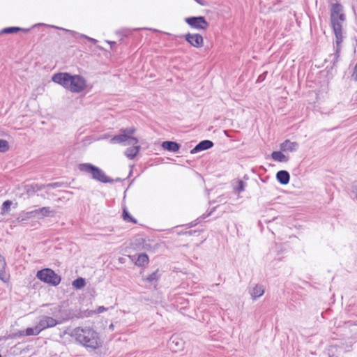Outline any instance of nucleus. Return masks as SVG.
<instances>
[{"label": "nucleus", "instance_id": "1", "mask_svg": "<svg viewBox=\"0 0 357 357\" xmlns=\"http://www.w3.org/2000/svg\"><path fill=\"white\" fill-rule=\"evenodd\" d=\"M330 3V20L333 31L335 36V52L329 55V58H332L331 62L333 63L331 68L328 70H332L338 61L340 52V45L343 40L342 36V22L346 20V15L344 13V7L339 3Z\"/></svg>", "mask_w": 357, "mask_h": 357}, {"label": "nucleus", "instance_id": "2", "mask_svg": "<svg viewBox=\"0 0 357 357\" xmlns=\"http://www.w3.org/2000/svg\"><path fill=\"white\" fill-rule=\"evenodd\" d=\"M73 337L82 346L91 351L102 347L103 341L99 333L90 326L76 327L72 331Z\"/></svg>", "mask_w": 357, "mask_h": 357}, {"label": "nucleus", "instance_id": "3", "mask_svg": "<svg viewBox=\"0 0 357 357\" xmlns=\"http://www.w3.org/2000/svg\"><path fill=\"white\" fill-rule=\"evenodd\" d=\"M80 172L91 175L93 179L103 183H113V178L107 176L100 167L91 163H82L78 166Z\"/></svg>", "mask_w": 357, "mask_h": 357}, {"label": "nucleus", "instance_id": "4", "mask_svg": "<svg viewBox=\"0 0 357 357\" xmlns=\"http://www.w3.org/2000/svg\"><path fill=\"white\" fill-rule=\"evenodd\" d=\"M136 131V128L133 126L120 130V134L114 135L111 139L112 144H123L128 142L129 145H135L139 142L137 137H132V135Z\"/></svg>", "mask_w": 357, "mask_h": 357}, {"label": "nucleus", "instance_id": "5", "mask_svg": "<svg viewBox=\"0 0 357 357\" xmlns=\"http://www.w3.org/2000/svg\"><path fill=\"white\" fill-rule=\"evenodd\" d=\"M36 277L40 281L54 287L59 285L61 281V277L49 268L38 271Z\"/></svg>", "mask_w": 357, "mask_h": 357}, {"label": "nucleus", "instance_id": "6", "mask_svg": "<svg viewBox=\"0 0 357 357\" xmlns=\"http://www.w3.org/2000/svg\"><path fill=\"white\" fill-rule=\"evenodd\" d=\"M86 87V80L79 75H72L69 81L68 89L72 93H81Z\"/></svg>", "mask_w": 357, "mask_h": 357}, {"label": "nucleus", "instance_id": "7", "mask_svg": "<svg viewBox=\"0 0 357 357\" xmlns=\"http://www.w3.org/2000/svg\"><path fill=\"white\" fill-rule=\"evenodd\" d=\"M185 22L191 28L197 30L206 31L209 26V23L204 16H192L185 18Z\"/></svg>", "mask_w": 357, "mask_h": 357}, {"label": "nucleus", "instance_id": "8", "mask_svg": "<svg viewBox=\"0 0 357 357\" xmlns=\"http://www.w3.org/2000/svg\"><path fill=\"white\" fill-rule=\"evenodd\" d=\"M178 38H183L191 46L196 48H201L204 45L203 36L199 33H188L185 35L175 36Z\"/></svg>", "mask_w": 357, "mask_h": 357}, {"label": "nucleus", "instance_id": "9", "mask_svg": "<svg viewBox=\"0 0 357 357\" xmlns=\"http://www.w3.org/2000/svg\"><path fill=\"white\" fill-rule=\"evenodd\" d=\"M71 74L69 73H57L53 75L52 80L64 89H68Z\"/></svg>", "mask_w": 357, "mask_h": 357}, {"label": "nucleus", "instance_id": "10", "mask_svg": "<svg viewBox=\"0 0 357 357\" xmlns=\"http://www.w3.org/2000/svg\"><path fill=\"white\" fill-rule=\"evenodd\" d=\"M129 258L139 267H144L149 262V256L146 253H140L137 256L136 255H129Z\"/></svg>", "mask_w": 357, "mask_h": 357}, {"label": "nucleus", "instance_id": "11", "mask_svg": "<svg viewBox=\"0 0 357 357\" xmlns=\"http://www.w3.org/2000/svg\"><path fill=\"white\" fill-rule=\"evenodd\" d=\"M162 276V271L157 268L155 271L147 275L146 278H143V281L146 282L149 284L154 285V287L156 289V287L158 284V282Z\"/></svg>", "mask_w": 357, "mask_h": 357}, {"label": "nucleus", "instance_id": "12", "mask_svg": "<svg viewBox=\"0 0 357 357\" xmlns=\"http://www.w3.org/2000/svg\"><path fill=\"white\" fill-rule=\"evenodd\" d=\"M213 145V142L211 140H202L199 142L192 149L190 150V153L195 154L202 151L208 150L212 148Z\"/></svg>", "mask_w": 357, "mask_h": 357}, {"label": "nucleus", "instance_id": "13", "mask_svg": "<svg viewBox=\"0 0 357 357\" xmlns=\"http://www.w3.org/2000/svg\"><path fill=\"white\" fill-rule=\"evenodd\" d=\"M183 344L184 342L175 335H173L168 342L169 347L175 352L183 349Z\"/></svg>", "mask_w": 357, "mask_h": 357}, {"label": "nucleus", "instance_id": "14", "mask_svg": "<svg viewBox=\"0 0 357 357\" xmlns=\"http://www.w3.org/2000/svg\"><path fill=\"white\" fill-rule=\"evenodd\" d=\"M299 147V144L296 142H291L289 139L284 140L282 143L280 144V148L282 151L287 152H294L298 150Z\"/></svg>", "mask_w": 357, "mask_h": 357}, {"label": "nucleus", "instance_id": "15", "mask_svg": "<svg viewBox=\"0 0 357 357\" xmlns=\"http://www.w3.org/2000/svg\"><path fill=\"white\" fill-rule=\"evenodd\" d=\"M40 325L44 328L54 327L60 324L58 319H54V317L50 316H43L40 319Z\"/></svg>", "mask_w": 357, "mask_h": 357}, {"label": "nucleus", "instance_id": "16", "mask_svg": "<svg viewBox=\"0 0 357 357\" xmlns=\"http://www.w3.org/2000/svg\"><path fill=\"white\" fill-rule=\"evenodd\" d=\"M161 146L164 150L178 153L181 148V144L176 142L167 140L162 143Z\"/></svg>", "mask_w": 357, "mask_h": 357}, {"label": "nucleus", "instance_id": "17", "mask_svg": "<svg viewBox=\"0 0 357 357\" xmlns=\"http://www.w3.org/2000/svg\"><path fill=\"white\" fill-rule=\"evenodd\" d=\"M60 319H58L59 324H62L66 321L72 319L75 317V313L73 310L63 309L61 307V312L59 315Z\"/></svg>", "mask_w": 357, "mask_h": 357}, {"label": "nucleus", "instance_id": "18", "mask_svg": "<svg viewBox=\"0 0 357 357\" xmlns=\"http://www.w3.org/2000/svg\"><path fill=\"white\" fill-rule=\"evenodd\" d=\"M276 179L282 185H287L290 181V174L286 170H280L276 173Z\"/></svg>", "mask_w": 357, "mask_h": 357}, {"label": "nucleus", "instance_id": "19", "mask_svg": "<svg viewBox=\"0 0 357 357\" xmlns=\"http://www.w3.org/2000/svg\"><path fill=\"white\" fill-rule=\"evenodd\" d=\"M265 292V288L262 284H257L252 289L250 290V294L252 300H257L261 297Z\"/></svg>", "mask_w": 357, "mask_h": 357}, {"label": "nucleus", "instance_id": "20", "mask_svg": "<svg viewBox=\"0 0 357 357\" xmlns=\"http://www.w3.org/2000/svg\"><path fill=\"white\" fill-rule=\"evenodd\" d=\"M38 218H43L45 217H54L56 214L54 210L51 209L49 206H44L38 208Z\"/></svg>", "mask_w": 357, "mask_h": 357}, {"label": "nucleus", "instance_id": "21", "mask_svg": "<svg viewBox=\"0 0 357 357\" xmlns=\"http://www.w3.org/2000/svg\"><path fill=\"white\" fill-rule=\"evenodd\" d=\"M282 151H273L271 156V158L277 162H286L289 160V157L284 155Z\"/></svg>", "mask_w": 357, "mask_h": 357}, {"label": "nucleus", "instance_id": "22", "mask_svg": "<svg viewBox=\"0 0 357 357\" xmlns=\"http://www.w3.org/2000/svg\"><path fill=\"white\" fill-rule=\"evenodd\" d=\"M139 150H140V146L133 145V146L129 147L126 149V151H125V155L129 159L132 160V159H134L137 156Z\"/></svg>", "mask_w": 357, "mask_h": 357}, {"label": "nucleus", "instance_id": "23", "mask_svg": "<svg viewBox=\"0 0 357 357\" xmlns=\"http://www.w3.org/2000/svg\"><path fill=\"white\" fill-rule=\"evenodd\" d=\"M38 26H47V24H43V23H40V24H35L33 26V27ZM47 26H50V27H52V28H54V29H60V30H62V31H63L65 32L69 33L74 38H75L77 39L80 38V35H82V33H77V32H76L75 31L66 29H64V28L58 27V26H53V25L52 26L47 25Z\"/></svg>", "mask_w": 357, "mask_h": 357}, {"label": "nucleus", "instance_id": "24", "mask_svg": "<svg viewBox=\"0 0 357 357\" xmlns=\"http://www.w3.org/2000/svg\"><path fill=\"white\" fill-rule=\"evenodd\" d=\"M61 312V305H56L50 308V310L47 313L50 315H52V317H54V319H60L59 315Z\"/></svg>", "mask_w": 357, "mask_h": 357}, {"label": "nucleus", "instance_id": "25", "mask_svg": "<svg viewBox=\"0 0 357 357\" xmlns=\"http://www.w3.org/2000/svg\"><path fill=\"white\" fill-rule=\"evenodd\" d=\"M342 347L337 345H331L329 346L327 352L328 357H339L338 351L339 350H342Z\"/></svg>", "mask_w": 357, "mask_h": 357}, {"label": "nucleus", "instance_id": "26", "mask_svg": "<svg viewBox=\"0 0 357 357\" xmlns=\"http://www.w3.org/2000/svg\"><path fill=\"white\" fill-rule=\"evenodd\" d=\"M122 217L123 219L127 222H132L134 224H137V220L130 215L126 208L123 209Z\"/></svg>", "mask_w": 357, "mask_h": 357}, {"label": "nucleus", "instance_id": "27", "mask_svg": "<svg viewBox=\"0 0 357 357\" xmlns=\"http://www.w3.org/2000/svg\"><path fill=\"white\" fill-rule=\"evenodd\" d=\"M72 285L76 289H81L83 287H84L86 285L85 279L83 278L79 277L73 281Z\"/></svg>", "mask_w": 357, "mask_h": 357}, {"label": "nucleus", "instance_id": "28", "mask_svg": "<svg viewBox=\"0 0 357 357\" xmlns=\"http://www.w3.org/2000/svg\"><path fill=\"white\" fill-rule=\"evenodd\" d=\"M21 29L18 26H10L3 28L0 31V34H13L19 32Z\"/></svg>", "mask_w": 357, "mask_h": 357}, {"label": "nucleus", "instance_id": "29", "mask_svg": "<svg viewBox=\"0 0 357 357\" xmlns=\"http://www.w3.org/2000/svg\"><path fill=\"white\" fill-rule=\"evenodd\" d=\"M95 314V311L91 310H79L77 314H75L76 318L89 317Z\"/></svg>", "mask_w": 357, "mask_h": 357}, {"label": "nucleus", "instance_id": "30", "mask_svg": "<svg viewBox=\"0 0 357 357\" xmlns=\"http://www.w3.org/2000/svg\"><path fill=\"white\" fill-rule=\"evenodd\" d=\"M12 204H13V202L10 200L8 199V200L4 201L1 206V213L2 215L8 213L10 209V206H11Z\"/></svg>", "mask_w": 357, "mask_h": 357}, {"label": "nucleus", "instance_id": "31", "mask_svg": "<svg viewBox=\"0 0 357 357\" xmlns=\"http://www.w3.org/2000/svg\"><path fill=\"white\" fill-rule=\"evenodd\" d=\"M46 187H47L48 189L61 188V187L66 188V187H68V183L66 182H54V183H47Z\"/></svg>", "mask_w": 357, "mask_h": 357}, {"label": "nucleus", "instance_id": "32", "mask_svg": "<svg viewBox=\"0 0 357 357\" xmlns=\"http://www.w3.org/2000/svg\"><path fill=\"white\" fill-rule=\"evenodd\" d=\"M10 146L7 140L0 139V152L5 153L9 150Z\"/></svg>", "mask_w": 357, "mask_h": 357}, {"label": "nucleus", "instance_id": "33", "mask_svg": "<svg viewBox=\"0 0 357 357\" xmlns=\"http://www.w3.org/2000/svg\"><path fill=\"white\" fill-rule=\"evenodd\" d=\"M237 183H238V185L234 188V191L237 192L238 193H240V192L244 191L246 183L241 179H238L237 181Z\"/></svg>", "mask_w": 357, "mask_h": 357}, {"label": "nucleus", "instance_id": "34", "mask_svg": "<svg viewBox=\"0 0 357 357\" xmlns=\"http://www.w3.org/2000/svg\"><path fill=\"white\" fill-rule=\"evenodd\" d=\"M146 241V240L143 238H136L135 240V242L133 243V245H135V248H141L142 249V245L144 244V242Z\"/></svg>", "mask_w": 357, "mask_h": 357}, {"label": "nucleus", "instance_id": "35", "mask_svg": "<svg viewBox=\"0 0 357 357\" xmlns=\"http://www.w3.org/2000/svg\"><path fill=\"white\" fill-rule=\"evenodd\" d=\"M23 336H26V335L24 334V330L18 331L16 333H13L8 335V337L10 338L21 337Z\"/></svg>", "mask_w": 357, "mask_h": 357}, {"label": "nucleus", "instance_id": "36", "mask_svg": "<svg viewBox=\"0 0 357 357\" xmlns=\"http://www.w3.org/2000/svg\"><path fill=\"white\" fill-rule=\"evenodd\" d=\"M33 186L35 188L36 192L40 190H42L43 189H48L47 187H46L47 184H38V183H33Z\"/></svg>", "mask_w": 357, "mask_h": 357}, {"label": "nucleus", "instance_id": "37", "mask_svg": "<svg viewBox=\"0 0 357 357\" xmlns=\"http://www.w3.org/2000/svg\"><path fill=\"white\" fill-rule=\"evenodd\" d=\"M34 331V335H38L44 328L40 325V321L37 324V325L34 327H32Z\"/></svg>", "mask_w": 357, "mask_h": 357}, {"label": "nucleus", "instance_id": "38", "mask_svg": "<svg viewBox=\"0 0 357 357\" xmlns=\"http://www.w3.org/2000/svg\"><path fill=\"white\" fill-rule=\"evenodd\" d=\"M26 215L28 218H36L37 217L38 218V209L33 210L31 211H28L26 213Z\"/></svg>", "mask_w": 357, "mask_h": 357}, {"label": "nucleus", "instance_id": "39", "mask_svg": "<svg viewBox=\"0 0 357 357\" xmlns=\"http://www.w3.org/2000/svg\"><path fill=\"white\" fill-rule=\"evenodd\" d=\"M26 192L29 195H32L36 192L35 188L33 186V184L28 185L26 186Z\"/></svg>", "mask_w": 357, "mask_h": 357}, {"label": "nucleus", "instance_id": "40", "mask_svg": "<svg viewBox=\"0 0 357 357\" xmlns=\"http://www.w3.org/2000/svg\"><path fill=\"white\" fill-rule=\"evenodd\" d=\"M80 38H85L93 44L96 45L98 43V40L95 38L87 36L86 35H80Z\"/></svg>", "mask_w": 357, "mask_h": 357}, {"label": "nucleus", "instance_id": "41", "mask_svg": "<svg viewBox=\"0 0 357 357\" xmlns=\"http://www.w3.org/2000/svg\"><path fill=\"white\" fill-rule=\"evenodd\" d=\"M5 266L6 262L4 258L0 255V273H1L4 271Z\"/></svg>", "mask_w": 357, "mask_h": 357}, {"label": "nucleus", "instance_id": "42", "mask_svg": "<svg viewBox=\"0 0 357 357\" xmlns=\"http://www.w3.org/2000/svg\"><path fill=\"white\" fill-rule=\"evenodd\" d=\"M267 74H268V72L265 71L263 73H261V75H259L257 79V82H263L266 79Z\"/></svg>", "mask_w": 357, "mask_h": 357}, {"label": "nucleus", "instance_id": "43", "mask_svg": "<svg viewBox=\"0 0 357 357\" xmlns=\"http://www.w3.org/2000/svg\"><path fill=\"white\" fill-rule=\"evenodd\" d=\"M24 334L26 335V336L35 335L34 331L33 330L32 327H29L26 329H25Z\"/></svg>", "mask_w": 357, "mask_h": 357}, {"label": "nucleus", "instance_id": "44", "mask_svg": "<svg viewBox=\"0 0 357 357\" xmlns=\"http://www.w3.org/2000/svg\"><path fill=\"white\" fill-rule=\"evenodd\" d=\"M199 222H200V220L199 218H197V220L191 222L190 223L185 225V226L187 227V228H191L196 226Z\"/></svg>", "mask_w": 357, "mask_h": 357}, {"label": "nucleus", "instance_id": "45", "mask_svg": "<svg viewBox=\"0 0 357 357\" xmlns=\"http://www.w3.org/2000/svg\"><path fill=\"white\" fill-rule=\"evenodd\" d=\"M106 310H107L106 307H105L104 306H100L96 310H94L95 311V314H100V313H102V312H105Z\"/></svg>", "mask_w": 357, "mask_h": 357}, {"label": "nucleus", "instance_id": "46", "mask_svg": "<svg viewBox=\"0 0 357 357\" xmlns=\"http://www.w3.org/2000/svg\"><path fill=\"white\" fill-rule=\"evenodd\" d=\"M214 210H215V208H213V210L211 211H210L209 213L203 214L202 216H200L199 218V220L201 221L202 220H204V219L206 218L207 217L210 216Z\"/></svg>", "mask_w": 357, "mask_h": 357}, {"label": "nucleus", "instance_id": "47", "mask_svg": "<svg viewBox=\"0 0 357 357\" xmlns=\"http://www.w3.org/2000/svg\"><path fill=\"white\" fill-rule=\"evenodd\" d=\"M142 249L146 250H151V245L150 243L144 242V244L142 245Z\"/></svg>", "mask_w": 357, "mask_h": 357}, {"label": "nucleus", "instance_id": "48", "mask_svg": "<svg viewBox=\"0 0 357 357\" xmlns=\"http://www.w3.org/2000/svg\"><path fill=\"white\" fill-rule=\"evenodd\" d=\"M194 1L201 6H207V2L205 0H194Z\"/></svg>", "mask_w": 357, "mask_h": 357}, {"label": "nucleus", "instance_id": "49", "mask_svg": "<svg viewBox=\"0 0 357 357\" xmlns=\"http://www.w3.org/2000/svg\"><path fill=\"white\" fill-rule=\"evenodd\" d=\"M106 43H107L108 44L110 45V47H111L112 50L114 49V47L116 45V42H114V41L106 40Z\"/></svg>", "mask_w": 357, "mask_h": 357}, {"label": "nucleus", "instance_id": "50", "mask_svg": "<svg viewBox=\"0 0 357 357\" xmlns=\"http://www.w3.org/2000/svg\"><path fill=\"white\" fill-rule=\"evenodd\" d=\"M197 232V231L196 230H190L188 231H185V234H188L189 235H192Z\"/></svg>", "mask_w": 357, "mask_h": 357}, {"label": "nucleus", "instance_id": "51", "mask_svg": "<svg viewBox=\"0 0 357 357\" xmlns=\"http://www.w3.org/2000/svg\"><path fill=\"white\" fill-rule=\"evenodd\" d=\"M22 30H20V31H23L24 33H27L30 31V29H24V28H21Z\"/></svg>", "mask_w": 357, "mask_h": 357}, {"label": "nucleus", "instance_id": "52", "mask_svg": "<svg viewBox=\"0 0 357 357\" xmlns=\"http://www.w3.org/2000/svg\"><path fill=\"white\" fill-rule=\"evenodd\" d=\"M120 181H121V178H119V177L116 178L115 179H113V183L114 182H120Z\"/></svg>", "mask_w": 357, "mask_h": 357}, {"label": "nucleus", "instance_id": "53", "mask_svg": "<svg viewBox=\"0 0 357 357\" xmlns=\"http://www.w3.org/2000/svg\"><path fill=\"white\" fill-rule=\"evenodd\" d=\"M97 48H98V50H101V51L105 50H104V48H103L102 47L99 46V45H97Z\"/></svg>", "mask_w": 357, "mask_h": 357}, {"label": "nucleus", "instance_id": "54", "mask_svg": "<svg viewBox=\"0 0 357 357\" xmlns=\"http://www.w3.org/2000/svg\"><path fill=\"white\" fill-rule=\"evenodd\" d=\"M3 340H8V339H11V338H10V337H8V335H6V336H3Z\"/></svg>", "mask_w": 357, "mask_h": 357}, {"label": "nucleus", "instance_id": "55", "mask_svg": "<svg viewBox=\"0 0 357 357\" xmlns=\"http://www.w3.org/2000/svg\"><path fill=\"white\" fill-rule=\"evenodd\" d=\"M335 2L334 3H341L340 1L341 0H333Z\"/></svg>", "mask_w": 357, "mask_h": 357}, {"label": "nucleus", "instance_id": "56", "mask_svg": "<svg viewBox=\"0 0 357 357\" xmlns=\"http://www.w3.org/2000/svg\"><path fill=\"white\" fill-rule=\"evenodd\" d=\"M355 100L357 101V91L355 93Z\"/></svg>", "mask_w": 357, "mask_h": 357}, {"label": "nucleus", "instance_id": "57", "mask_svg": "<svg viewBox=\"0 0 357 357\" xmlns=\"http://www.w3.org/2000/svg\"><path fill=\"white\" fill-rule=\"evenodd\" d=\"M132 173V170H130V172L129 175H128V177H130V176H131Z\"/></svg>", "mask_w": 357, "mask_h": 357}, {"label": "nucleus", "instance_id": "58", "mask_svg": "<svg viewBox=\"0 0 357 357\" xmlns=\"http://www.w3.org/2000/svg\"><path fill=\"white\" fill-rule=\"evenodd\" d=\"M356 198L357 199V191H356Z\"/></svg>", "mask_w": 357, "mask_h": 357}, {"label": "nucleus", "instance_id": "59", "mask_svg": "<svg viewBox=\"0 0 357 357\" xmlns=\"http://www.w3.org/2000/svg\"><path fill=\"white\" fill-rule=\"evenodd\" d=\"M3 340V337H0V340Z\"/></svg>", "mask_w": 357, "mask_h": 357}, {"label": "nucleus", "instance_id": "60", "mask_svg": "<svg viewBox=\"0 0 357 357\" xmlns=\"http://www.w3.org/2000/svg\"><path fill=\"white\" fill-rule=\"evenodd\" d=\"M0 357H2L1 354H0Z\"/></svg>", "mask_w": 357, "mask_h": 357}, {"label": "nucleus", "instance_id": "61", "mask_svg": "<svg viewBox=\"0 0 357 357\" xmlns=\"http://www.w3.org/2000/svg\"><path fill=\"white\" fill-rule=\"evenodd\" d=\"M355 325H356V326H357V323H356Z\"/></svg>", "mask_w": 357, "mask_h": 357}]
</instances>
